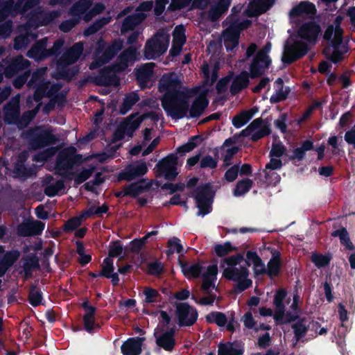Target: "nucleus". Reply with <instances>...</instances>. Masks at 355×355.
<instances>
[{
    "label": "nucleus",
    "instance_id": "5fc2aeb1",
    "mask_svg": "<svg viewBox=\"0 0 355 355\" xmlns=\"http://www.w3.org/2000/svg\"><path fill=\"white\" fill-rule=\"evenodd\" d=\"M141 187L137 184H131L128 187L125 188L124 191L117 194L118 196H125L127 195L135 196L141 192Z\"/></svg>",
    "mask_w": 355,
    "mask_h": 355
},
{
    "label": "nucleus",
    "instance_id": "6e6d98bb",
    "mask_svg": "<svg viewBox=\"0 0 355 355\" xmlns=\"http://www.w3.org/2000/svg\"><path fill=\"white\" fill-rule=\"evenodd\" d=\"M139 100V97L137 94L135 93H132L129 95H128L124 99L123 102V108L124 110L122 112L123 113H125L129 108L132 106L135 103H136Z\"/></svg>",
    "mask_w": 355,
    "mask_h": 355
},
{
    "label": "nucleus",
    "instance_id": "e2e57ef3",
    "mask_svg": "<svg viewBox=\"0 0 355 355\" xmlns=\"http://www.w3.org/2000/svg\"><path fill=\"white\" fill-rule=\"evenodd\" d=\"M340 242L343 245L345 246V248L349 250H353L355 248L354 244L350 240L349 233L347 231L340 239Z\"/></svg>",
    "mask_w": 355,
    "mask_h": 355
},
{
    "label": "nucleus",
    "instance_id": "79ce46f5",
    "mask_svg": "<svg viewBox=\"0 0 355 355\" xmlns=\"http://www.w3.org/2000/svg\"><path fill=\"white\" fill-rule=\"evenodd\" d=\"M168 256H170L175 252L180 254L183 252V246L181 245L180 240L177 238H173L168 241Z\"/></svg>",
    "mask_w": 355,
    "mask_h": 355
},
{
    "label": "nucleus",
    "instance_id": "ddd939ff",
    "mask_svg": "<svg viewBox=\"0 0 355 355\" xmlns=\"http://www.w3.org/2000/svg\"><path fill=\"white\" fill-rule=\"evenodd\" d=\"M176 315L180 325L189 326L197 319L196 311L187 304H180L177 306Z\"/></svg>",
    "mask_w": 355,
    "mask_h": 355
},
{
    "label": "nucleus",
    "instance_id": "338daca9",
    "mask_svg": "<svg viewBox=\"0 0 355 355\" xmlns=\"http://www.w3.org/2000/svg\"><path fill=\"white\" fill-rule=\"evenodd\" d=\"M163 267L161 263L155 262L148 265L149 272L152 275H158L162 271Z\"/></svg>",
    "mask_w": 355,
    "mask_h": 355
},
{
    "label": "nucleus",
    "instance_id": "de8ad7c7",
    "mask_svg": "<svg viewBox=\"0 0 355 355\" xmlns=\"http://www.w3.org/2000/svg\"><path fill=\"white\" fill-rule=\"evenodd\" d=\"M88 213L84 212L81 216L74 217L69 220L64 225V229L67 231H73L76 228H77L80 224L82 221V218L83 217L87 216Z\"/></svg>",
    "mask_w": 355,
    "mask_h": 355
},
{
    "label": "nucleus",
    "instance_id": "cd10ccee",
    "mask_svg": "<svg viewBox=\"0 0 355 355\" xmlns=\"http://www.w3.org/2000/svg\"><path fill=\"white\" fill-rule=\"evenodd\" d=\"M306 321L304 318H299L297 321L291 324V328L293 329L294 336L295 338V343L293 344V347L297 345V342L304 338L308 331L309 327L306 325Z\"/></svg>",
    "mask_w": 355,
    "mask_h": 355
},
{
    "label": "nucleus",
    "instance_id": "6ab92c4d",
    "mask_svg": "<svg viewBox=\"0 0 355 355\" xmlns=\"http://www.w3.org/2000/svg\"><path fill=\"white\" fill-rule=\"evenodd\" d=\"M186 41L185 28L183 26H176L173 31V46L171 49V54L172 55H178L183 44Z\"/></svg>",
    "mask_w": 355,
    "mask_h": 355
},
{
    "label": "nucleus",
    "instance_id": "f03ea898",
    "mask_svg": "<svg viewBox=\"0 0 355 355\" xmlns=\"http://www.w3.org/2000/svg\"><path fill=\"white\" fill-rule=\"evenodd\" d=\"M253 266L255 275L263 274L265 271L264 263L258 255L253 252L246 253V259L241 254L226 257L221 260L220 268L222 276L229 281L236 283L235 290L241 292L252 286V282L249 278L248 268Z\"/></svg>",
    "mask_w": 355,
    "mask_h": 355
},
{
    "label": "nucleus",
    "instance_id": "58836bf2",
    "mask_svg": "<svg viewBox=\"0 0 355 355\" xmlns=\"http://www.w3.org/2000/svg\"><path fill=\"white\" fill-rule=\"evenodd\" d=\"M83 46L81 43L76 44L66 55L67 64H71L77 60L83 52Z\"/></svg>",
    "mask_w": 355,
    "mask_h": 355
},
{
    "label": "nucleus",
    "instance_id": "ea45409f",
    "mask_svg": "<svg viewBox=\"0 0 355 355\" xmlns=\"http://www.w3.org/2000/svg\"><path fill=\"white\" fill-rule=\"evenodd\" d=\"M64 183L59 180L55 183L50 184L45 189V193L49 196H54L62 192L64 190Z\"/></svg>",
    "mask_w": 355,
    "mask_h": 355
},
{
    "label": "nucleus",
    "instance_id": "c756f323",
    "mask_svg": "<svg viewBox=\"0 0 355 355\" xmlns=\"http://www.w3.org/2000/svg\"><path fill=\"white\" fill-rule=\"evenodd\" d=\"M261 119H255L245 130H243V134L245 136L251 135L253 140L259 139L264 135V132L261 130Z\"/></svg>",
    "mask_w": 355,
    "mask_h": 355
},
{
    "label": "nucleus",
    "instance_id": "4d7b16f0",
    "mask_svg": "<svg viewBox=\"0 0 355 355\" xmlns=\"http://www.w3.org/2000/svg\"><path fill=\"white\" fill-rule=\"evenodd\" d=\"M123 252V248L118 242H114L110 244L109 248V257H118Z\"/></svg>",
    "mask_w": 355,
    "mask_h": 355
},
{
    "label": "nucleus",
    "instance_id": "c03bdc74",
    "mask_svg": "<svg viewBox=\"0 0 355 355\" xmlns=\"http://www.w3.org/2000/svg\"><path fill=\"white\" fill-rule=\"evenodd\" d=\"M225 162H227L233 155L237 153L238 147L232 145V140H227L223 146Z\"/></svg>",
    "mask_w": 355,
    "mask_h": 355
},
{
    "label": "nucleus",
    "instance_id": "5701e85b",
    "mask_svg": "<svg viewBox=\"0 0 355 355\" xmlns=\"http://www.w3.org/2000/svg\"><path fill=\"white\" fill-rule=\"evenodd\" d=\"M19 257L17 251L5 253L4 250L0 247V277L2 276L8 268L11 266Z\"/></svg>",
    "mask_w": 355,
    "mask_h": 355
},
{
    "label": "nucleus",
    "instance_id": "4be33fe9",
    "mask_svg": "<svg viewBox=\"0 0 355 355\" xmlns=\"http://www.w3.org/2000/svg\"><path fill=\"white\" fill-rule=\"evenodd\" d=\"M266 67V56L264 51L260 52L250 67L252 78L258 77L264 73Z\"/></svg>",
    "mask_w": 355,
    "mask_h": 355
},
{
    "label": "nucleus",
    "instance_id": "dca6fc26",
    "mask_svg": "<svg viewBox=\"0 0 355 355\" xmlns=\"http://www.w3.org/2000/svg\"><path fill=\"white\" fill-rule=\"evenodd\" d=\"M139 55V54L137 53L135 47L130 48L119 57V63L114 67L113 70L114 71L123 70L137 60Z\"/></svg>",
    "mask_w": 355,
    "mask_h": 355
},
{
    "label": "nucleus",
    "instance_id": "2f4dec72",
    "mask_svg": "<svg viewBox=\"0 0 355 355\" xmlns=\"http://www.w3.org/2000/svg\"><path fill=\"white\" fill-rule=\"evenodd\" d=\"M243 351L242 347L237 344H221L218 347V355H242Z\"/></svg>",
    "mask_w": 355,
    "mask_h": 355
},
{
    "label": "nucleus",
    "instance_id": "a19ab883",
    "mask_svg": "<svg viewBox=\"0 0 355 355\" xmlns=\"http://www.w3.org/2000/svg\"><path fill=\"white\" fill-rule=\"evenodd\" d=\"M252 187V181L249 179H245L239 182L234 191L235 196H240L249 191Z\"/></svg>",
    "mask_w": 355,
    "mask_h": 355
},
{
    "label": "nucleus",
    "instance_id": "b1692460",
    "mask_svg": "<svg viewBox=\"0 0 355 355\" xmlns=\"http://www.w3.org/2000/svg\"><path fill=\"white\" fill-rule=\"evenodd\" d=\"M153 67L154 63L150 62L141 66L137 69V79L141 87L147 86L148 81L150 80L153 76Z\"/></svg>",
    "mask_w": 355,
    "mask_h": 355
},
{
    "label": "nucleus",
    "instance_id": "4468645a",
    "mask_svg": "<svg viewBox=\"0 0 355 355\" xmlns=\"http://www.w3.org/2000/svg\"><path fill=\"white\" fill-rule=\"evenodd\" d=\"M266 316V309L261 307L259 310V315H255V318L252 317L251 313L247 312L243 318V322L248 329H254L255 331L264 330L266 329L264 325Z\"/></svg>",
    "mask_w": 355,
    "mask_h": 355
},
{
    "label": "nucleus",
    "instance_id": "7c9ffc66",
    "mask_svg": "<svg viewBox=\"0 0 355 355\" xmlns=\"http://www.w3.org/2000/svg\"><path fill=\"white\" fill-rule=\"evenodd\" d=\"M258 112L257 107L243 112L232 119L233 125L239 128L247 123L250 119Z\"/></svg>",
    "mask_w": 355,
    "mask_h": 355
},
{
    "label": "nucleus",
    "instance_id": "7ed1b4c3",
    "mask_svg": "<svg viewBox=\"0 0 355 355\" xmlns=\"http://www.w3.org/2000/svg\"><path fill=\"white\" fill-rule=\"evenodd\" d=\"M169 35L164 31H159L151 40L147 42L144 55L148 59H155L162 55L168 49Z\"/></svg>",
    "mask_w": 355,
    "mask_h": 355
},
{
    "label": "nucleus",
    "instance_id": "a211bd4d",
    "mask_svg": "<svg viewBox=\"0 0 355 355\" xmlns=\"http://www.w3.org/2000/svg\"><path fill=\"white\" fill-rule=\"evenodd\" d=\"M144 338H132L127 340L121 346L123 355H139L141 352Z\"/></svg>",
    "mask_w": 355,
    "mask_h": 355
},
{
    "label": "nucleus",
    "instance_id": "72a5a7b5",
    "mask_svg": "<svg viewBox=\"0 0 355 355\" xmlns=\"http://www.w3.org/2000/svg\"><path fill=\"white\" fill-rule=\"evenodd\" d=\"M265 8L266 0H253L246 10V15L248 17L259 15L265 11Z\"/></svg>",
    "mask_w": 355,
    "mask_h": 355
},
{
    "label": "nucleus",
    "instance_id": "680f3d73",
    "mask_svg": "<svg viewBox=\"0 0 355 355\" xmlns=\"http://www.w3.org/2000/svg\"><path fill=\"white\" fill-rule=\"evenodd\" d=\"M238 173L239 166H234L225 173V178L228 182H232L237 178Z\"/></svg>",
    "mask_w": 355,
    "mask_h": 355
},
{
    "label": "nucleus",
    "instance_id": "13d9d810",
    "mask_svg": "<svg viewBox=\"0 0 355 355\" xmlns=\"http://www.w3.org/2000/svg\"><path fill=\"white\" fill-rule=\"evenodd\" d=\"M287 119V116L286 114H283L280 116V117L276 119L274 122L275 127L280 130L282 133H285L287 131V125L286 123V121Z\"/></svg>",
    "mask_w": 355,
    "mask_h": 355
},
{
    "label": "nucleus",
    "instance_id": "393cba45",
    "mask_svg": "<svg viewBox=\"0 0 355 355\" xmlns=\"http://www.w3.org/2000/svg\"><path fill=\"white\" fill-rule=\"evenodd\" d=\"M83 307L85 312L83 317L84 327L88 332H91L93 329L98 327L95 322V308L89 305L87 302L83 304Z\"/></svg>",
    "mask_w": 355,
    "mask_h": 355
},
{
    "label": "nucleus",
    "instance_id": "0eeeda50",
    "mask_svg": "<svg viewBox=\"0 0 355 355\" xmlns=\"http://www.w3.org/2000/svg\"><path fill=\"white\" fill-rule=\"evenodd\" d=\"M213 191L209 185H205L198 189L195 196L198 216H205L209 214L211 209Z\"/></svg>",
    "mask_w": 355,
    "mask_h": 355
},
{
    "label": "nucleus",
    "instance_id": "bb28decb",
    "mask_svg": "<svg viewBox=\"0 0 355 355\" xmlns=\"http://www.w3.org/2000/svg\"><path fill=\"white\" fill-rule=\"evenodd\" d=\"M287 296V291L285 288H282L277 290L274 295L273 303L275 305V312L279 318H282L284 313L285 305L284 301Z\"/></svg>",
    "mask_w": 355,
    "mask_h": 355
},
{
    "label": "nucleus",
    "instance_id": "a18cd8bd",
    "mask_svg": "<svg viewBox=\"0 0 355 355\" xmlns=\"http://www.w3.org/2000/svg\"><path fill=\"white\" fill-rule=\"evenodd\" d=\"M207 319L210 322H214L218 326H224L227 323L226 316L221 313H212L207 316Z\"/></svg>",
    "mask_w": 355,
    "mask_h": 355
},
{
    "label": "nucleus",
    "instance_id": "39448f33",
    "mask_svg": "<svg viewBox=\"0 0 355 355\" xmlns=\"http://www.w3.org/2000/svg\"><path fill=\"white\" fill-rule=\"evenodd\" d=\"M159 319V324L155 331L156 343L159 347L165 350L171 351L175 345L173 332L172 331H164L163 330L164 325L169 324L170 317L165 311H161Z\"/></svg>",
    "mask_w": 355,
    "mask_h": 355
},
{
    "label": "nucleus",
    "instance_id": "aec40b11",
    "mask_svg": "<svg viewBox=\"0 0 355 355\" xmlns=\"http://www.w3.org/2000/svg\"><path fill=\"white\" fill-rule=\"evenodd\" d=\"M313 142L311 140L307 139L302 142L300 147L295 148L293 154L291 155H286L288 160L291 162H301L306 156V152L313 149Z\"/></svg>",
    "mask_w": 355,
    "mask_h": 355
},
{
    "label": "nucleus",
    "instance_id": "a878e982",
    "mask_svg": "<svg viewBox=\"0 0 355 355\" xmlns=\"http://www.w3.org/2000/svg\"><path fill=\"white\" fill-rule=\"evenodd\" d=\"M148 171L146 164L144 162L135 163L129 165L125 172L124 176L128 180L133 178L144 175Z\"/></svg>",
    "mask_w": 355,
    "mask_h": 355
},
{
    "label": "nucleus",
    "instance_id": "412c9836",
    "mask_svg": "<svg viewBox=\"0 0 355 355\" xmlns=\"http://www.w3.org/2000/svg\"><path fill=\"white\" fill-rule=\"evenodd\" d=\"M275 95L271 96L270 101L272 103H277L285 100L291 92L289 87H284L282 78H278L274 83Z\"/></svg>",
    "mask_w": 355,
    "mask_h": 355
},
{
    "label": "nucleus",
    "instance_id": "f704fd0d",
    "mask_svg": "<svg viewBox=\"0 0 355 355\" xmlns=\"http://www.w3.org/2000/svg\"><path fill=\"white\" fill-rule=\"evenodd\" d=\"M248 84V76L246 72H242L236 77L231 86V92L233 94L239 92L241 89L247 87Z\"/></svg>",
    "mask_w": 355,
    "mask_h": 355
},
{
    "label": "nucleus",
    "instance_id": "603ef678",
    "mask_svg": "<svg viewBox=\"0 0 355 355\" xmlns=\"http://www.w3.org/2000/svg\"><path fill=\"white\" fill-rule=\"evenodd\" d=\"M234 248L230 243H225L223 245H217L214 248L216 254L219 257H223L232 252Z\"/></svg>",
    "mask_w": 355,
    "mask_h": 355
},
{
    "label": "nucleus",
    "instance_id": "6e6552de",
    "mask_svg": "<svg viewBox=\"0 0 355 355\" xmlns=\"http://www.w3.org/2000/svg\"><path fill=\"white\" fill-rule=\"evenodd\" d=\"M147 115H131L126 119L119 126V130L115 133V137L117 139H121L126 136L131 137L133 132L139 128L141 121H143Z\"/></svg>",
    "mask_w": 355,
    "mask_h": 355
},
{
    "label": "nucleus",
    "instance_id": "9b49d317",
    "mask_svg": "<svg viewBox=\"0 0 355 355\" xmlns=\"http://www.w3.org/2000/svg\"><path fill=\"white\" fill-rule=\"evenodd\" d=\"M268 251L271 254V258L268 261V278L273 280L281 275L283 261L279 250L268 246Z\"/></svg>",
    "mask_w": 355,
    "mask_h": 355
},
{
    "label": "nucleus",
    "instance_id": "864d4df0",
    "mask_svg": "<svg viewBox=\"0 0 355 355\" xmlns=\"http://www.w3.org/2000/svg\"><path fill=\"white\" fill-rule=\"evenodd\" d=\"M285 151L286 147L282 143L272 144L270 151V157L279 158L285 153Z\"/></svg>",
    "mask_w": 355,
    "mask_h": 355
},
{
    "label": "nucleus",
    "instance_id": "4c0bfd02",
    "mask_svg": "<svg viewBox=\"0 0 355 355\" xmlns=\"http://www.w3.org/2000/svg\"><path fill=\"white\" fill-rule=\"evenodd\" d=\"M332 256L331 254H317L315 253L311 256V261L318 268L328 266L331 262Z\"/></svg>",
    "mask_w": 355,
    "mask_h": 355
},
{
    "label": "nucleus",
    "instance_id": "37998d69",
    "mask_svg": "<svg viewBox=\"0 0 355 355\" xmlns=\"http://www.w3.org/2000/svg\"><path fill=\"white\" fill-rule=\"evenodd\" d=\"M329 48H326L324 50V54L325 55L328 60H329L334 64L339 63L343 60L344 52L341 51L340 49H334L332 53L328 55V52L329 51Z\"/></svg>",
    "mask_w": 355,
    "mask_h": 355
},
{
    "label": "nucleus",
    "instance_id": "c85d7f7f",
    "mask_svg": "<svg viewBox=\"0 0 355 355\" xmlns=\"http://www.w3.org/2000/svg\"><path fill=\"white\" fill-rule=\"evenodd\" d=\"M292 313L288 311L285 313V309H284V313L282 318H279L277 315V313H274L271 309L268 308V316H274V319L277 324H288L291 322L296 321L299 318V311H294Z\"/></svg>",
    "mask_w": 355,
    "mask_h": 355
},
{
    "label": "nucleus",
    "instance_id": "2eb2a0df",
    "mask_svg": "<svg viewBox=\"0 0 355 355\" xmlns=\"http://www.w3.org/2000/svg\"><path fill=\"white\" fill-rule=\"evenodd\" d=\"M316 12V7L313 3L303 1L292 8L289 12V16L291 18H296L303 15L313 17L315 15Z\"/></svg>",
    "mask_w": 355,
    "mask_h": 355
},
{
    "label": "nucleus",
    "instance_id": "8fccbe9b",
    "mask_svg": "<svg viewBox=\"0 0 355 355\" xmlns=\"http://www.w3.org/2000/svg\"><path fill=\"white\" fill-rule=\"evenodd\" d=\"M157 234L156 231H152L148 233L145 236L139 239H135L131 242L130 247L131 250L133 251L139 250L143 245L146 243V240L151 236L155 235Z\"/></svg>",
    "mask_w": 355,
    "mask_h": 355
},
{
    "label": "nucleus",
    "instance_id": "0e129e2a",
    "mask_svg": "<svg viewBox=\"0 0 355 355\" xmlns=\"http://www.w3.org/2000/svg\"><path fill=\"white\" fill-rule=\"evenodd\" d=\"M201 167L214 168L216 166V162L210 156L204 157L200 162Z\"/></svg>",
    "mask_w": 355,
    "mask_h": 355
},
{
    "label": "nucleus",
    "instance_id": "3c124183",
    "mask_svg": "<svg viewBox=\"0 0 355 355\" xmlns=\"http://www.w3.org/2000/svg\"><path fill=\"white\" fill-rule=\"evenodd\" d=\"M200 141V138L198 137H192L186 144L178 148L180 153H188L196 147Z\"/></svg>",
    "mask_w": 355,
    "mask_h": 355
},
{
    "label": "nucleus",
    "instance_id": "e433bc0d",
    "mask_svg": "<svg viewBox=\"0 0 355 355\" xmlns=\"http://www.w3.org/2000/svg\"><path fill=\"white\" fill-rule=\"evenodd\" d=\"M92 3V0H80L72 9V15H83L85 20H89L90 17L85 12L88 10Z\"/></svg>",
    "mask_w": 355,
    "mask_h": 355
},
{
    "label": "nucleus",
    "instance_id": "bf43d9fd",
    "mask_svg": "<svg viewBox=\"0 0 355 355\" xmlns=\"http://www.w3.org/2000/svg\"><path fill=\"white\" fill-rule=\"evenodd\" d=\"M38 0H20L17 5V9L21 10L22 12H25L28 8L33 7Z\"/></svg>",
    "mask_w": 355,
    "mask_h": 355
},
{
    "label": "nucleus",
    "instance_id": "473e14b6",
    "mask_svg": "<svg viewBox=\"0 0 355 355\" xmlns=\"http://www.w3.org/2000/svg\"><path fill=\"white\" fill-rule=\"evenodd\" d=\"M182 272L187 278H193L198 277L201 267L199 263H182L180 261Z\"/></svg>",
    "mask_w": 355,
    "mask_h": 355
},
{
    "label": "nucleus",
    "instance_id": "49530a36",
    "mask_svg": "<svg viewBox=\"0 0 355 355\" xmlns=\"http://www.w3.org/2000/svg\"><path fill=\"white\" fill-rule=\"evenodd\" d=\"M143 293L145 297L144 302L146 303L156 302L159 296L158 292L156 290L148 287L145 288Z\"/></svg>",
    "mask_w": 355,
    "mask_h": 355
},
{
    "label": "nucleus",
    "instance_id": "20e7f679",
    "mask_svg": "<svg viewBox=\"0 0 355 355\" xmlns=\"http://www.w3.org/2000/svg\"><path fill=\"white\" fill-rule=\"evenodd\" d=\"M309 51V47L306 42L288 39L284 44L282 61L284 64H291L304 57Z\"/></svg>",
    "mask_w": 355,
    "mask_h": 355
},
{
    "label": "nucleus",
    "instance_id": "423d86ee",
    "mask_svg": "<svg viewBox=\"0 0 355 355\" xmlns=\"http://www.w3.org/2000/svg\"><path fill=\"white\" fill-rule=\"evenodd\" d=\"M322 29L320 24L314 19L303 22L297 30V35L306 42L315 44Z\"/></svg>",
    "mask_w": 355,
    "mask_h": 355
},
{
    "label": "nucleus",
    "instance_id": "c9c22d12",
    "mask_svg": "<svg viewBox=\"0 0 355 355\" xmlns=\"http://www.w3.org/2000/svg\"><path fill=\"white\" fill-rule=\"evenodd\" d=\"M223 38L226 48L230 49L237 45L239 33L231 28L227 29L223 34Z\"/></svg>",
    "mask_w": 355,
    "mask_h": 355
},
{
    "label": "nucleus",
    "instance_id": "774afa93",
    "mask_svg": "<svg viewBox=\"0 0 355 355\" xmlns=\"http://www.w3.org/2000/svg\"><path fill=\"white\" fill-rule=\"evenodd\" d=\"M324 291L327 300L329 302H331L334 300V295L332 294V286L331 283L327 282L324 283Z\"/></svg>",
    "mask_w": 355,
    "mask_h": 355
},
{
    "label": "nucleus",
    "instance_id": "9d476101",
    "mask_svg": "<svg viewBox=\"0 0 355 355\" xmlns=\"http://www.w3.org/2000/svg\"><path fill=\"white\" fill-rule=\"evenodd\" d=\"M181 164L182 163L178 162V157L171 155L166 157L157 164L158 172L165 179L173 180L178 174L177 166Z\"/></svg>",
    "mask_w": 355,
    "mask_h": 355
},
{
    "label": "nucleus",
    "instance_id": "69168bd1",
    "mask_svg": "<svg viewBox=\"0 0 355 355\" xmlns=\"http://www.w3.org/2000/svg\"><path fill=\"white\" fill-rule=\"evenodd\" d=\"M28 55L30 58L35 59H41L44 56L43 50L42 49H39L37 46H35L31 49L28 52Z\"/></svg>",
    "mask_w": 355,
    "mask_h": 355
},
{
    "label": "nucleus",
    "instance_id": "f257e3e1",
    "mask_svg": "<svg viewBox=\"0 0 355 355\" xmlns=\"http://www.w3.org/2000/svg\"><path fill=\"white\" fill-rule=\"evenodd\" d=\"M205 84L192 90L182 89L181 80L174 73L163 76L159 82V91L164 93L162 107L173 118L196 117L200 116L208 105L207 85H211L216 79L213 71L209 74L208 64L202 67Z\"/></svg>",
    "mask_w": 355,
    "mask_h": 355
},
{
    "label": "nucleus",
    "instance_id": "1a4fd4ad",
    "mask_svg": "<svg viewBox=\"0 0 355 355\" xmlns=\"http://www.w3.org/2000/svg\"><path fill=\"white\" fill-rule=\"evenodd\" d=\"M153 8V3L151 1H146L142 3L136 10L134 15L128 17L122 26L121 31L126 32L130 29L133 28L135 26L141 22L147 16L148 13Z\"/></svg>",
    "mask_w": 355,
    "mask_h": 355
},
{
    "label": "nucleus",
    "instance_id": "052dcab7",
    "mask_svg": "<svg viewBox=\"0 0 355 355\" xmlns=\"http://www.w3.org/2000/svg\"><path fill=\"white\" fill-rule=\"evenodd\" d=\"M30 302L33 306H37L42 302V294L37 290H33L30 293Z\"/></svg>",
    "mask_w": 355,
    "mask_h": 355
},
{
    "label": "nucleus",
    "instance_id": "f8f14e48",
    "mask_svg": "<svg viewBox=\"0 0 355 355\" xmlns=\"http://www.w3.org/2000/svg\"><path fill=\"white\" fill-rule=\"evenodd\" d=\"M99 49L96 53V60L93 62L91 65V69L96 68L101 66L102 64L105 63L107 60H109L111 57L113 55L115 52L121 49V43L118 42L112 45V46L105 49L104 45L102 43L98 44Z\"/></svg>",
    "mask_w": 355,
    "mask_h": 355
},
{
    "label": "nucleus",
    "instance_id": "09e8293b",
    "mask_svg": "<svg viewBox=\"0 0 355 355\" xmlns=\"http://www.w3.org/2000/svg\"><path fill=\"white\" fill-rule=\"evenodd\" d=\"M112 273H114L113 261L110 257H107L103 262L102 270L100 275L107 277Z\"/></svg>",
    "mask_w": 355,
    "mask_h": 355
},
{
    "label": "nucleus",
    "instance_id": "f3484780",
    "mask_svg": "<svg viewBox=\"0 0 355 355\" xmlns=\"http://www.w3.org/2000/svg\"><path fill=\"white\" fill-rule=\"evenodd\" d=\"M218 273V267L216 264L207 267V271L202 275V289L207 293L215 288V282Z\"/></svg>",
    "mask_w": 355,
    "mask_h": 355
}]
</instances>
